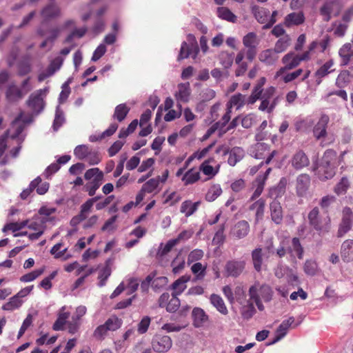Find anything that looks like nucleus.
Segmentation results:
<instances>
[{
  "label": "nucleus",
  "mask_w": 353,
  "mask_h": 353,
  "mask_svg": "<svg viewBox=\"0 0 353 353\" xmlns=\"http://www.w3.org/2000/svg\"><path fill=\"white\" fill-rule=\"evenodd\" d=\"M274 292L272 288L266 283L256 282L249 289V302L250 305L254 303L257 308L263 311V303H269L272 299Z\"/></svg>",
  "instance_id": "f257e3e1"
},
{
  "label": "nucleus",
  "mask_w": 353,
  "mask_h": 353,
  "mask_svg": "<svg viewBox=\"0 0 353 353\" xmlns=\"http://www.w3.org/2000/svg\"><path fill=\"white\" fill-rule=\"evenodd\" d=\"M21 115L12 123L11 127L8 130L6 133L0 137V157L3 155L7 146L6 141L8 137H10L12 139H17L18 143H21L22 141L20 134L24 129V124L21 122Z\"/></svg>",
  "instance_id": "f03ea898"
},
{
  "label": "nucleus",
  "mask_w": 353,
  "mask_h": 353,
  "mask_svg": "<svg viewBox=\"0 0 353 353\" xmlns=\"http://www.w3.org/2000/svg\"><path fill=\"white\" fill-rule=\"evenodd\" d=\"M187 41L188 43L185 41L182 43L178 57L179 59H185L190 56L195 59L197 57L199 49L195 37L190 34L187 37Z\"/></svg>",
  "instance_id": "7ed1b4c3"
},
{
  "label": "nucleus",
  "mask_w": 353,
  "mask_h": 353,
  "mask_svg": "<svg viewBox=\"0 0 353 353\" xmlns=\"http://www.w3.org/2000/svg\"><path fill=\"white\" fill-rule=\"evenodd\" d=\"M281 62L283 66L279 68L275 73V79L280 78L281 76L285 73L286 70H290L297 67L301 62V60L299 55L296 54L294 52H290L283 57Z\"/></svg>",
  "instance_id": "20e7f679"
},
{
  "label": "nucleus",
  "mask_w": 353,
  "mask_h": 353,
  "mask_svg": "<svg viewBox=\"0 0 353 353\" xmlns=\"http://www.w3.org/2000/svg\"><path fill=\"white\" fill-rule=\"evenodd\" d=\"M243 44L246 50V59L252 61L256 54V47L259 43V39L254 32H249L243 37Z\"/></svg>",
  "instance_id": "39448f33"
},
{
  "label": "nucleus",
  "mask_w": 353,
  "mask_h": 353,
  "mask_svg": "<svg viewBox=\"0 0 353 353\" xmlns=\"http://www.w3.org/2000/svg\"><path fill=\"white\" fill-rule=\"evenodd\" d=\"M216 153H221L223 155L228 153V163L231 166H234L243 158L245 154L244 150L240 147H234L229 151L228 148L224 145H219L216 150Z\"/></svg>",
  "instance_id": "423d86ee"
},
{
  "label": "nucleus",
  "mask_w": 353,
  "mask_h": 353,
  "mask_svg": "<svg viewBox=\"0 0 353 353\" xmlns=\"http://www.w3.org/2000/svg\"><path fill=\"white\" fill-rule=\"evenodd\" d=\"M48 92V88L40 89L30 95L28 104L34 113L39 114L43 110V98Z\"/></svg>",
  "instance_id": "0eeeda50"
},
{
  "label": "nucleus",
  "mask_w": 353,
  "mask_h": 353,
  "mask_svg": "<svg viewBox=\"0 0 353 353\" xmlns=\"http://www.w3.org/2000/svg\"><path fill=\"white\" fill-rule=\"evenodd\" d=\"M353 225V212L349 207H345L342 210L341 221L339 224L337 236H343L351 230Z\"/></svg>",
  "instance_id": "6e6552de"
},
{
  "label": "nucleus",
  "mask_w": 353,
  "mask_h": 353,
  "mask_svg": "<svg viewBox=\"0 0 353 353\" xmlns=\"http://www.w3.org/2000/svg\"><path fill=\"white\" fill-rule=\"evenodd\" d=\"M310 224L318 231L327 232L330 229V219L325 218L323 220L319 219V209L313 208L308 214Z\"/></svg>",
  "instance_id": "1a4fd4ad"
},
{
  "label": "nucleus",
  "mask_w": 353,
  "mask_h": 353,
  "mask_svg": "<svg viewBox=\"0 0 353 353\" xmlns=\"http://www.w3.org/2000/svg\"><path fill=\"white\" fill-rule=\"evenodd\" d=\"M159 305L161 307H165L169 312H176L180 306V300L176 294L163 293L159 299Z\"/></svg>",
  "instance_id": "9d476101"
},
{
  "label": "nucleus",
  "mask_w": 353,
  "mask_h": 353,
  "mask_svg": "<svg viewBox=\"0 0 353 353\" xmlns=\"http://www.w3.org/2000/svg\"><path fill=\"white\" fill-rule=\"evenodd\" d=\"M268 154L265 160V164L270 163L272 158L276 155V151L273 150L269 153L268 145L264 143H257L250 149V154L253 157L260 159H263Z\"/></svg>",
  "instance_id": "9b49d317"
},
{
  "label": "nucleus",
  "mask_w": 353,
  "mask_h": 353,
  "mask_svg": "<svg viewBox=\"0 0 353 353\" xmlns=\"http://www.w3.org/2000/svg\"><path fill=\"white\" fill-rule=\"evenodd\" d=\"M158 179H150L141 187V189L136 196V203L139 204L145 198L146 194L157 193L159 191Z\"/></svg>",
  "instance_id": "f8f14e48"
},
{
  "label": "nucleus",
  "mask_w": 353,
  "mask_h": 353,
  "mask_svg": "<svg viewBox=\"0 0 353 353\" xmlns=\"http://www.w3.org/2000/svg\"><path fill=\"white\" fill-rule=\"evenodd\" d=\"M23 91L19 90L17 87L14 85H11L8 88L6 97L9 101H15L21 99L23 94H26L29 90H30L31 87L29 85V79H26L22 83Z\"/></svg>",
  "instance_id": "ddd939ff"
},
{
  "label": "nucleus",
  "mask_w": 353,
  "mask_h": 353,
  "mask_svg": "<svg viewBox=\"0 0 353 353\" xmlns=\"http://www.w3.org/2000/svg\"><path fill=\"white\" fill-rule=\"evenodd\" d=\"M26 226L34 231V233L29 234V238L31 240H36L39 239L43 233L45 229V223L43 221L41 220L38 216H36L32 221H28Z\"/></svg>",
  "instance_id": "4468645a"
},
{
  "label": "nucleus",
  "mask_w": 353,
  "mask_h": 353,
  "mask_svg": "<svg viewBox=\"0 0 353 353\" xmlns=\"http://www.w3.org/2000/svg\"><path fill=\"white\" fill-rule=\"evenodd\" d=\"M172 345V341L170 336H157L152 341V348L157 352H166Z\"/></svg>",
  "instance_id": "2eb2a0df"
},
{
  "label": "nucleus",
  "mask_w": 353,
  "mask_h": 353,
  "mask_svg": "<svg viewBox=\"0 0 353 353\" xmlns=\"http://www.w3.org/2000/svg\"><path fill=\"white\" fill-rule=\"evenodd\" d=\"M193 325L202 327L208 322L209 317L205 312L200 307H194L192 312Z\"/></svg>",
  "instance_id": "dca6fc26"
},
{
  "label": "nucleus",
  "mask_w": 353,
  "mask_h": 353,
  "mask_svg": "<svg viewBox=\"0 0 353 353\" xmlns=\"http://www.w3.org/2000/svg\"><path fill=\"white\" fill-rule=\"evenodd\" d=\"M294 323V318L292 316L283 321L276 331L274 339L272 342L270 343L269 345L274 344L283 339L286 335L289 328Z\"/></svg>",
  "instance_id": "f3484780"
},
{
  "label": "nucleus",
  "mask_w": 353,
  "mask_h": 353,
  "mask_svg": "<svg viewBox=\"0 0 353 353\" xmlns=\"http://www.w3.org/2000/svg\"><path fill=\"white\" fill-rule=\"evenodd\" d=\"M250 232V225L246 221H240L237 222L232 228L231 234L241 239L245 237Z\"/></svg>",
  "instance_id": "a211bd4d"
},
{
  "label": "nucleus",
  "mask_w": 353,
  "mask_h": 353,
  "mask_svg": "<svg viewBox=\"0 0 353 353\" xmlns=\"http://www.w3.org/2000/svg\"><path fill=\"white\" fill-rule=\"evenodd\" d=\"M341 257L345 263L353 260V239H347L341 244L340 250Z\"/></svg>",
  "instance_id": "6ab92c4d"
},
{
  "label": "nucleus",
  "mask_w": 353,
  "mask_h": 353,
  "mask_svg": "<svg viewBox=\"0 0 353 353\" xmlns=\"http://www.w3.org/2000/svg\"><path fill=\"white\" fill-rule=\"evenodd\" d=\"M245 263L243 261H230L225 265V270L229 276H238L245 268Z\"/></svg>",
  "instance_id": "aec40b11"
},
{
  "label": "nucleus",
  "mask_w": 353,
  "mask_h": 353,
  "mask_svg": "<svg viewBox=\"0 0 353 353\" xmlns=\"http://www.w3.org/2000/svg\"><path fill=\"white\" fill-rule=\"evenodd\" d=\"M342 65H347L353 59V37L351 43H345L339 51Z\"/></svg>",
  "instance_id": "412c9836"
},
{
  "label": "nucleus",
  "mask_w": 353,
  "mask_h": 353,
  "mask_svg": "<svg viewBox=\"0 0 353 353\" xmlns=\"http://www.w3.org/2000/svg\"><path fill=\"white\" fill-rule=\"evenodd\" d=\"M310 185V178L306 174H300L296 179V192L300 196L306 194Z\"/></svg>",
  "instance_id": "4be33fe9"
},
{
  "label": "nucleus",
  "mask_w": 353,
  "mask_h": 353,
  "mask_svg": "<svg viewBox=\"0 0 353 353\" xmlns=\"http://www.w3.org/2000/svg\"><path fill=\"white\" fill-rule=\"evenodd\" d=\"M271 172V168H269L265 171V174L263 175H259L256 179L255 181L254 182V185L256 187V189L251 197V200H254L256 198H258L262 193L265 181L270 174Z\"/></svg>",
  "instance_id": "5701e85b"
},
{
  "label": "nucleus",
  "mask_w": 353,
  "mask_h": 353,
  "mask_svg": "<svg viewBox=\"0 0 353 353\" xmlns=\"http://www.w3.org/2000/svg\"><path fill=\"white\" fill-rule=\"evenodd\" d=\"M278 59V54L274 49L262 50L259 54V61L268 65H274L277 61Z\"/></svg>",
  "instance_id": "b1692460"
},
{
  "label": "nucleus",
  "mask_w": 353,
  "mask_h": 353,
  "mask_svg": "<svg viewBox=\"0 0 353 353\" xmlns=\"http://www.w3.org/2000/svg\"><path fill=\"white\" fill-rule=\"evenodd\" d=\"M329 117L327 115H322L314 128V135L319 139L326 135V128L329 122Z\"/></svg>",
  "instance_id": "393cba45"
},
{
  "label": "nucleus",
  "mask_w": 353,
  "mask_h": 353,
  "mask_svg": "<svg viewBox=\"0 0 353 353\" xmlns=\"http://www.w3.org/2000/svg\"><path fill=\"white\" fill-rule=\"evenodd\" d=\"M190 86L189 83H179L178 90L175 93L176 99L180 102H188L190 96Z\"/></svg>",
  "instance_id": "a878e982"
},
{
  "label": "nucleus",
  "mask_w": 353,
  "mask_h": 353,
  "mask_svg": "<svg viewBox=\"0 0 353 353\" xmlns=\"http://www.w3.org/2000/svg\"><path fill=\"white\" fill-rule=\"evenodd\" d=\"M266 82V79L265 77H261L259 79L256 85L254 86L251 95L247 99V103L252 105L254 104L259 99H260L262 92H263V86L265 85Z\"/></svg>",
  "instance_id": "bb28decb"
},
{
  "label": "nucleus",
  "mask_w": 353,
  "mask_h": 353,
  "mask_svg": "<svg viewBox=\"0 0 353 353\" xmlns=\"http://www.w3.org/2000/svg\"><path fill=\"white\" fill-rule=\"evenodd\" d=\"M336 168L320 164L316 168V175L321 181L332 178L335 174Z\"/></svg>",
  "instance_id": "cd10ccee"
},
{
  "label": "nucleus",
  "mask_w": 353,
  "mask_h": 353,
  "mask_svg": "<svg viewBox=\"0 0 353 353\" xmlns=\"http://www.w3.org/2000/svg\"><path fill=\"white\" fill-rule=\"evenodd\" d=\"M305 21V17L302 12H292L288 14L285 18L284 23L287 27L292 26H299Z\"/></svg>",
  "instance_id": "c85d7f7f"
},
{
  "label": "nucleus",
  "mask_w": 353,
  "mask_h": 353,
  "mask_svg": "<svg viewBox=\"0 0 353 353\" xmlns=\"http://www.w3.org/2000/svg\"><path fill=\"white\" fill-rule=\"evenodd\" d=\"M334 61L332 60H329L316 71L315 76L317 78V85H319L321 83L322 78L334 71V70L332 69Z\"/></svg>",
  "instance_id": "c756f323"
},
{
  "label": "nucleus",
  "mask_w": 353,
  "mask_h": 353,
  "mask_svg": "<svg viewBox=\"0 0 353 353\" xmlns=\"http://www.w3.org/2000/svg\"><path fill=\"white\" fill-rule=\"evenodd\" d=\"M337 6V0H326L320 10V13L325 21H327L330 19L331 13Z\"/></svg>",
  "instance_id": "7c9ffc66"
},
{
  "label": "nucleus",
  "mask_w": 353,
  "mask_h": 353,
  "mask_svg": "<svg viewBox=\"0 0 353 353\" xmlns=\"http://www.w3.org/2000/svg\"><path fill=\"white\" fill-rule=\"evenodd\" d=\"M309 164V159L304 152L302 151L297 152L292 159V166L299 170L301 169Z\"/></svg>",
  "instance_id": "2f4dec72"
},
{
  "label": "nucleus",
  "mask_w": 353,
  "mask_h": 353,
  "mask_svg": "<svg viewBox=\"0 0 353 353\" xmlns=\"http://www.w3.org/2000/svg\"><path fill=\"white\" fill-rule=\"evenodd\" d=\"M65 306H63L61 308L58 314V318L52 326L54 330L59 331L63 330L66 321L70 316V312H65Z\"/></svg>",
  "instance_id": "473e14b6"
},
{
  "label": "nucleus",
  "mask_w": 353,
  "mask_h": 353,
  "mask_svg": "<svg viewBox=\"0 0 353 353\" xmlns=\"http://www.w3.org/2000/svg\"><path fill=\"white\" fill-rule=\"evenodd\" d=\"M270 208L272 221L276 224L280 223L283 219L282 208L280 203L274 200L270 203Z\"/></svg>",
  "instance_id": "72a5a7b5"
},
{
  "label": "nucleus",
  "mask_w": 353,
  "mask_h": 353,
  "mask_svg": "<svg viewBox=\"0 0 353 353\" xmlns=\"http://www.w3.org/2000/svg\"><path fill=\"white\" fill-rule=\"evenodd\" d=\"M200 204V201L192 202L190 200H186L181 203L180 212L186 216H190L197 210Z\"/></svg>",
  "instance_id": "f704fd0d"
},
{
  "label": "nucleus",
  "mask_w": 353,
  "mask_h": 353,
  "mask_svg": "<svg viewBox=\"0 0 353 353\" xmlns=\"http://www.w3.org/2000/svg\"><path fill=\"white\" fill-rule=\"evenodd\" d=\"M220 164L217 163L215 166L210 165V161H205L200 166V170L206 176L208 179H212L219 172Z\"/></svg>",
  "instance_id": "c9c22d12"
},
{
  "label": "nucleus",
  "mask_w": 353,
  "mask_h": 353,
  "mask_svg": "<svg viewBox=\"0 0 353 353\" xmlns=\"http://www.w3.org/2000/svg\"><path fill=\"white\" fill-rule=\"evenodd\" d=\"M252 261L254 270L259 272L262 270L263 256L264 255L263 250L261 248H255L252 252Z\"/></svg>",
  "instance_id": "e433bc0d"
},
{
  "label": "nucleus",
  "mask_w": 353,
  "mask_h": 353,
  "mask_svg": "<svg viewBox=\"0 0 353 353\" xmlns=\"http://www.w3.org/2000/svg\"><path fill=\"white\" fill-rule=\"evenodd\" d=\"M190 279V276L184 275L175 281L172 285V288L174 290L172 294H176V296H178L181 294L185 290L187 287L186 283L189 281Z\"/></svg>",
  "instance_id": "4c0bfd02"
},
{
  "label": "nucleus",
  "mask_w": 353,
  "mask_h": 353,
  "mask_svg": "<svg viewBox=\"0 0 353 353\" xmlns=\"http://www.w3.org/2000/svg\"><path fill=\"white\" fill-rule=\"evenodd\" d=\"M288 252L290 253L291 256L292 257L296 256L299 259L303 258V248L301 246L300 241L298 238L294 237L292 239V244L288 249Z\"/></svg>",
  "instance_id": "58836bf2"
},
{
  "label": "nucleus",
  "mask_w": 353,
  "mask_h": 353,
  "mask_svg": "<svg viewBox=\"0 0 353 353\" xmlns=\"http://www.w3.org/2000/svg\"><path fill=\"white\" fill-rule=\"evenodd\" d=\"M222 192L221 187L219 184H212L208 189L205 196V200L209 202H212L222 194Z\"/></svg>",
  "instance_id": "ea45409f"
},
{
  "label": "nucleus",
  "mask_w": 353,
  "mask_h": 353,
  "mask_svg": "<svg viewBox=\"0 0 353 353\" xmlns=\"http://www.w3.org/2000/svg\"><path fill=\"white\" fill-rule=\"evenodd\" d=\"M245 103V97L240 93L231 97L227 103V107L232 109L233 107L236 110L241 109Z\"/></svg>",
  "instance_id": "a19ab883"
},
{
  "label": "nucleus",
  "mask_w": 353,
  "mask_h": 353,
  "mask_svg": "<svg viewBox=\"0 0 353 353\" xmlns=\"http://www.w3.org/2000/svg\"><path fill=\"white\" fill-rule=\"evenodd\" d=\"M252 12L256 19L261 23H268L270 12L267 9L259 6L252 7Z\"/></svg>",
  "instance_id": "79ce46f5"
},
{
  "label": "nucleus",
  "mask_w": 353,
  "mask_h": 353,
  "mask_svg": "<svg viewBox=\"0 0 353 353\" xmlns=\"http://www.w3.org/2000/svg\"><path fill=\"white\" fill-rule=\"evenodd\" d=\"M321 164L336 168V152L332 150L325 152Z\"/></svg>",
  "instance_id": "37998d69"
},
{
  "label": "nucleus",
  "mask_w": 353,
  "mask_h": 353,
  "mask_svg": "<svg viewBox=\"0 0 353 353\" xmlns=\"http://www.w3.org/2000/svg\"><path fill=\"white\" fill-rule=\"evenodd\" d=\"M210 302L216 310L222 314H227L228 311L222 298L216 294H212L210 296Z\"/></svg>",
  "instance_id": "c03bdc74"
},
{
  "label": "nucleus",
  "mask_w": 353,
  "mask_h": 353,
  "mask_svg": "<svg viewBox=\"0 0 353 353\" xmlns=\"http://www.w3.org/2000/svg\"><path fill=\"white\" fill-rule=\"evenodd\" d=\"M56 209L54 208L42 207L40 208L37 216L41 220L43 221L46 224L48 221H52L54 220V217L52 215L54 214Z\"/></svg>",
  "instance_id": "a18cd8bd"
},
{
  "label": "nucleus",
  "mask_w": 353,
  "mask_h": 353,
  "mask_svg": "<svg viewBox=\"0 0 353 353\" xmlns=\"http://www.w3.org/2000/svg\"><path fill=\"white\" fill-rule=\"evenodd\" d=\"M23 300L19 298L16 294L11 297L9 301L2 306L3 310L13 311L19 309L23 304Z\"/></svg>",
  "instance_id": "49530a36"
},
{
  "label": "nucleus",
  "mask_w": 353,
  "mask_h": 353,
  "mask_svg": "<svg viewBox=\"0 0 353 353\" xmlns=\"http://www.w3.org/2000/svg\"><path fill=\"white\" fill-rule=\"evenodd\" d=\"M200 178V173L194 169L187 171L181 178L184 185H190L196 182Z\"/></svg>",
  "instance_id": "de8ad7c7"
},
{
  "label": "nucleus",
  "mask_w": 353,
  "mask_h": 353,
  "mask_svg": "<svg viewBox=\"0 0 353 353\" xmlns=\"http://www.w3.org/2000/svg\"><path fill=\"white\" fill-rule=\"evenodd\" d=\"M291 39L289 35L285 34L280 38L275 43L274 50L277 54L281 53L285 51L290 46Z\"/></svg>",
  "instance_id": "09e8293b"
},
{
  "label": "nucleus",
  "mask_w": 353,
  "mask_h": 353,
  "mask_svg": "<svg viewBox=\"0 0 353 353\" xmlns=\"http://www.w3.org/2000/svg\"><path fill=\"white\" fill-rule=\"evenodd\" d=\"M217 16L223 20L234 23L236 21V16L234 15L228 8L219 7L216 11Z\"/></svg>",
  "instance_id": "8fccbe9b"
},
{
  "label": "nucleus",
  "mask_w": 353,
  "mask_h": 353,
  "mask_svg": "<svg viewBox=\"0 0 353 353\" xmlns=\"http://www.w3.org/2000/svg\"><path fill=\"white\" fill-rule=\"evenodd\" d=\"M265 201L260 199L254 202L250 208L252 210H256V222L263 219L264 210H265Z\"/></svg>",
  "instance_id": "3c124183"
},
{
  "label": "nucleus",
  "mask_w": 353,
  "mask_h": 353,
  "mask_svg": "<svg viewBox=\"0 0 353 353\" xmlns=\"http://www.w3.org/2000/svg\"><path fill=\"white\" fill-rule=\"evenodd\" d=\"M303 270L306 274L309 276H314L317 274L319 268L316 261L307 259L304 263Z\"/></svg>",
  "instance_id": "603ef678"
},
{
  "label": "nucleus",
  "mask_w": 353,
  "mask_h": 353,
  "mask_svg": "<svg viewBox=\"0 0 353 353\" xmlns=\"http://www.w3.org/2000/svg\"><path fill=\"white\" fill-rule=\"evenodd\" d=\"M111 274V268L108 263L106 262L105 267L101 268L99 270L98 279H99V285L100 287H103L105 285L106 280Z\"/></svg>",
  "instance_id": "864d4df0"
},
{
  "label": "nucleus",
  "mask_w": 353,
  "mask_h": 353,
  "mask_svg": "<svg viewBox=\"0 0 353 353\" xmlns=\"http://www.w3.org/2000/svg\"><path fill=\"white\" fill-rule=\"evenodd\" d=\"M207 268L206 265H203L201 263L196 262L194 263L191 267V271L196 276L197 280H201L205 275V270Z\"/></svg>",
  "instance_id": "5fc2aeb1"
},
{
  "label": "nucleus",
  "mask_w": 353,
  "mask_h": 353,
  "mask_svg": "<svg viewBox=\"0 0 353 353\" xmlns=\"http://www.w3.org/2000/svg\"><path fill=\"white\" fill-rule=\"evenodd\" d=\"M130 108H128L125 104H119L115 108L113 117L119 122H121L123 120H124Z\"/></svg>",
  "instance_id": "6e6d98bb"
},
{
  "label": "nucleus",
  "mask_w": 353,
  "mask_h": 353,
  "mask_svg": "<svg viewBox=\"0 0 353 353\" xmlns=\"http://www.w3.org/2000/svg\"><path fill=\"white\" fill-rule=\"evenodd\" d=\"M318 47L317 41H312L307 48V50L304 52L303 54H300V59L301 61H307L312 59L315 53V50Z\"/></svg>",
  "instance_id": "4d7b16f0"
},
{
  "label": "nucleus",
  "mask_w": 353,
  "mask_h": 353,
  "mask_svg": "<svg viewBox=\"0 0 353 353\" xmlns=\"http://www.w3.org/2000/svg\"><path fill=\"white\" fill-rule=\"evenodd\" d=\"M351 79H352L351 74L348 71H347V70L342 71L339 74V76L336 79V85L339 88H344L351 81Z\"/></svg>",
  "instance_id": "13d9d810"
},
{
  "label": "nucleus",
  "mask_w": 353,
  "mask_h": 353,
  "mask_svg": "<svg viewBox=\"0 0 353 353\" xmlns=\"http://www.w3.org/2000/svg\"><path fill=\"white\" fill-rule=\"evenodd\" d=\"M220 63L225 68H229L232 65L234 61L233 54L229 53L228 52H222L219 55Z\"/></svg>",
  "instance_id": "bf43d9fd"
},
{
  "label": "nucleus",
  "mask_w": 353,
  "mask_h": 353,
  "mask_svg": "<svg viewBox=\"0 0 353 353\" xmlns=\"http://www.w3.org/2000/svg\"><path fill=\"white\" fill-rule=\"evenodd\" d=\"M91 150L86 145H79L74 150V154L79 159H88Z\"/></svg>",
  "instance_id": "052dcab7"
},
{
  "label": "nucleus",
  "mask_w": 353,
  "mask_h": 353,
  "mask_svg": "<svg viewBox=\"0 0 353 353\" xmlns=\"http://www.w3.org/2000/svg\"><path fill=\"white\" fill-rule=\"evenodd\" d=\"M276 105V99H274L272 101L268 98H263L261 104L259 107V110L261 111H266L268 113H271L274 109Z\"/></svg>",
  "instance_id": "680f3d73"
},
{
  "label": "nucleus",
  "mask_w": 353,
  "mask_h": 353,
  "mask_svg": "<svg viewBox=\"0 0 353 353\" xmlns=\"http://www.w3.org/2000/svg\"><path fill=\"white\" fill-rule=\"evenodd\" d=\"M104 324L107 327L108 330L111 332H114L119 329L122 325L121 319L117 316H112L109 318Z\"/></svg>",
  "instance_id": "e2e57ef3"
},
{
  "label": "nucleus",
  "mask_w": 353,
  "mask_h": 353,
  "mask_svg": "<svg viewBox=\"0 0 353 353\" xmlns=\"http://www.w3.org/2000/svg\"><path fill=\"white\" fill-rule=\"evenodd\" d=\"M179 243V239H171L168 241L166 244H161L160 248L158 250V255L162 256L168 254L173 247H174Z\"/></svg>",
  "instance_id": "0e129e2a"
},
{
  "label": "nucleus",
  "mask_w": 353,
  "mask_h": 353,
  "mask_svg": "<svg viewBox=\"0 0 353 353\" xmlns=\"http://www.w3.org/2000/svg\"><path fill=\"white\" fill-rule=\"evenodd\" d=\"M65 122L63 112L61 110L59 105L56 108L55 117L53 122V129L57 131Z\"/></svg>",
  "instance_id": "69168bd1"
},
{
  "label": "nucleus",
  "mask_w": 353,
  "mask_h": 353,
  "mask_svg": "<svg viewBox=\"0 0 353 353\" xmlns=\"http://www.w3.org/2000/svg\"><path fill=\"white\" fill-rule=\"evenodd\" d=\"M350 187V183L346 177H342L340 181L334 187V191L338 194H345Z\"/></svg>",
  "instance_id": "338daca9"
},
{
  "label": "nucleus",
  "mask_w": 353,
  "mask_h": 353,
  "mask_svg": "<svg viewBox=\"0 0 353 353\" xmlns=\"http://www.w3.org/2000/svg\"><path fill=\"white\" fill-rule=\"evenodd\" d=\"M60 10L58 6L50 5L43 10L42 16L46 19H49L58 16Z\"/></svg>",
  "instance_id": "774afa93"
}]
</instances>
